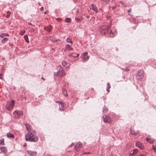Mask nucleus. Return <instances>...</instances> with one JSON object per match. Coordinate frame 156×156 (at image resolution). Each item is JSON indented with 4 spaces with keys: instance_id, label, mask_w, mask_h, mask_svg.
I'll return each instance as SVG.
<instances>
[{
    "instance_id": "44",
    "label": "nucleus",
    "mask_w": 156,
    "mask_h": 156,
    "mask_svg": "<svg viewBox=\"0 0 156 156\" xmlns=\"http://www.w3.org/2000/svg\"><path fill=\"white\" fill-rule=\"evenodd\" d=\"M87 19H89V18H90V16H87Z\"/></svg>"
},
{
    "instance_id": "10",
    "label": "nucleus",
    "mask_w": 156,
    "mask_h": 156,
    "mask_svg": "<svg viewBox=\"0 0 156 156\" xmlns=\"http://www.w3.org/2000/svg\"><path fill=\"white\" fill-rule=\"evenodd\" d=\"M90 9H92L96 13H97L98 12V11L96 5L94 4H92L91 5L90 7Z\"/></svg>"
},
{
    "instance_id": "24",
    "label": "nucleus",
    "mask_w": 156,
    "mask_h": 156,
    "mask_svg": "<svg viewBox=\"0 0 156 156\" xmlns=\"http://www.w3.org/2000/svg\"><path fill=\"white\" fill-rule=\"evenodd\" d=\"M107 87L106 88V90L108 92H109V89L111 87L109 83H107Z\"/></svg>"
},
{
    "instance_id": "15",
    "label": "nucleus",
    "mask_w": 156,
    "mask_h": 156,
    "mask_svg": "<svg viewBox=\"0 0 156 156\" xmlns=\"http://www.w3.org/2000/svg\"><path fill=\"white\" fill-rule=\"evenodd\" d=\"M65 49L69 51H71L73 50V48H72L71 47L69 44H67L66 45V46Z\"/></svg>"
},
{
    "instance_id": "29",
    "label": "nucleus",
    "mask_w": 156,
    "mask_h": 156,
    "mask_svg": "<svg viewBox=\"0 0 156 156\" xmlns=\"http://www.w3.org/2000/svg\"><path fill=\"white\" fill-rule=\"evenodd\" d=\"M8 40V38H4L2 40V42L3 43H5L6 41Z\"/></svg>"
},
{
    "instance_id": "36",
    "label": "nucleus",
    "mask_w": 156,
    "mask_h": 156,
    "mask_svg": "<svg viewBox=\"0 0 156 156\" xmlns=\"http://www.w3.org/2000/svg\"><path fill=\"white\" fill-rule=\"evenodd\" d=\"M4 35V33L1 34V35H0V37L2 38H3L5 36Z\"/></svg>"
},
{
    "instance_id": "28",
    "label": "nucleus",
    "mask_w": 156,
    "mask_h": 156,
    "mask_svg": "<svg viewBox=\"0 0 156 156\" xmlns=\"http://www.w3.org/2000/svg\"><path fill=\"white\" fill-rule=\"evenodd\" d=\"M4 138H2L0 140V144H2L3 145H4Z\"/></svg>"
},
{
    "instance_id": "14",
    "label": "nucleus",
    "mask_w": 156,
    "mask_h": 156,
    "mask_svg": "<svg viewBox=\"0 0 156 156\" xmlns=\"http://www.w3.org/2000/svg\"><path fill=\"white\" fill-rule=\"evenodd\" d=\"M82 146V144L81 143H79L77 144L75 146V149L80 148H81Z\"/></svg>"
},
{
    "instance_id": "21",
    "label": "nucleus",
    "mask_w": 156,
    "mask_h": 156,
    "mask_svg": "<svg viewBox=\"0 0 156 156\" xmlns=\"http://www.w3.org/2000/svg\"><path fill=\"white\" fill-rule=\"evenodd\" d=\"M26 126V128L27 130L29 131H30V130L31 129V127L30 126L29 124H26L25 125Z\"/></svg>"
},
{
    "instance_id": "40",
    "label": "nucleus",
    "mask_w": 156,
    "mask_h": 156,
    "mask_svg": "<svg viewBox=\"0 0 156 156\" xmlns=\"http://www.w3.org/2000/svg\"><path fill=\"white\" fill-rule=\"evenodd\" d=\"M90 152H85L83 153V154H90Z\"/></svg>"
},
{
    "instance_id": "46",
    "label": "nucleus",
    "mask_w": 156,
    "mask_h": 156,
    "mask_svg": "<svg viewBox=\"0 0 156 156\" xmlns=\"http://www.w3.org/2000/svg\"><path fill=\"white\" fill-rule=\"evenodd\" d=\"M26 144H24L23 145V146L24 147H26Z\"/></svg>"
},
{
    "instance_id": "2",
    "label": "nucleus",
    "mask_w": 156,
    "mask_h": 156,
    "mask_svg": "<svg viewBox=\"0 0 156 156\" xmlns=\"http://www.w3.org/2000/svg\"><path fill=\"white\" fill-rule=\"evenodd\" d=\"M110 26L109 25L104 26L101 27V33L104 34H108L111 37H113L115 36L117 34L116 31H114L113 32L112 30H110Z\"/></svg>"
},
{
    "instance_id": "41",
    "label": "nucleus",
    "mask_w": 156,
    "mask_h": 156,
    "mask_svg": "<svg viewBox=\"0 0 156 156\" xmlns=\"http://www.w3.org/2000/svg\"><path fill=\"white\" fill-rule=\"evenodd\" d=\"M2 75V74H0V79H2V76H1Z\"/></svg>"
},
{
    "instance_id": "12",
    "label": "nucleus",
    "mask_w": 156,
    "mask_h": 156,
    "mask_svg": "<svg viewBox=\"0 0 156 156\" xmlns=\"http://www.w3.org/2000/svg\"><path fill=\"white\" fill-rule=\"evenodd\" d=\"M59 109L61 111H62L64 109V103L62 102H60L59 103Z\"/></svg>"
},
{
    "instance_id": "30",
    "label": "nucleus",
    "mask_w": 156,
    "mask_h": 156,
    "mask_svg": "<svg viewBox=\"0 0 156 156\" xmlns=\"http://www.w3.org/2000/svg\"><path fill=\"white\" fill-rule=\"evenodd\" d=\"M66 41L68 43H70L72 44L73 43V41H71V39L68 38L66 39Z\"/></svg>"
},
{
    "instance_id": "31",
    "label": "nucleus",
    "mask_w": 156,
    "mask_h": 156,
    "mask_svg": "<svg viewBox=\"0 0 156 156\" xmlns=\"http://www.w3.org/2000/svg\"><path fill=\"white\" fill-rule=\"evenodd\" d=\"M108 109L106 108H103V113H106V112H107Z\"/></svg>"
},
{
    "instance_id": "5",
    "label": "nucleus",
    "mask_w": 156,
    "mask_h": 156,
    "mask_svg": "<svg viewBox=\"0 0 156 156\" xmlns=\"http://www.w3.org/2000/svg\"><path fill=\"white\" fill-rule=\"evenodd\" d=\"M102 118L103 119L105 123H109L111 122V119L108 116L104 115H103Z\"/></svg>"
},
{
    "instance_id": "37",
    "label": "nucleus",
    "mask_w": 156,
    "mask_h": 156,
    "mask_svg": "<svg viewBox=\"0 0 156 156\" xmlns=\"http://www.w3.org/2000/svg\"><path fill=\"white\" fill-rule=\"evenodd\" d=\"M43 9H44V8H43V6H42L41 8L40 9L42 11L43 10Z\"/></svg>"
},
{
    "instance_id": "3",
    "label": "nucleus",
    "mask_w": 156,
    "mask_h": 156,
    "mask_svg": "<svg viewBox=\"0 0 156 156\" xmlns=\"http://www.w3.org/2000/svg\"><path fill=\"white\" fill-rule=\"evenodd\" d=\"M59 70L57 72L54 73V75L57 76H65L66 73L64 71L63 69L60 66H59Z\"/></svg>"
},
{
    "instance_id": "16",
    "label": "nucleus",
    "mask_w": 156,
    "mask_h": 156,
    "mask_svg": "<svg viewBox=\"0 0 156 156\" xmlns=\"http://www.w3.org/2000/svg\"><path fill=\"white\" fill-rule=\"evenodd\" d=\"M146 139L147 141L148 142L150 143H152L154 141V139L151 138L149 137H147Z\"/></svg>"
},
{
    "instance_id": "39",
    "label": "nucleus",
    "mask_w": 156,
    "mask_h": 156,
    "mask_svg": "<svg viewBox=\"0 0 156 156\" xmlns=\"http://www.w3.org/2000/svg\"><path fill=\"white\" fill-rule=\"evenodd\" d=\"M152 148L153 150H155L156 149V147H155L154 146H152Z\"/></svg>"
},
{
    "instance_id": "13",
    "label": "nucleus",
    "mask_w": 156,
    "mask_h": 156,
    "mask_svg": "<svg viewBox=\"0 0 156 156\" xmlns=\"http://www.w3.org/2000/svg\"><path fill=\"white\" fill-rule=\"evenodd\" d=\"M52 27L51 25L49 26H46L44 27V29L47 30L48 32H50L51 30Z\"/></svg>"
},
{
    "instance_id": "22",
    "label": "nucleus",
    "mask_w": 156,
    "mask_h": 156,
    "mask_svg": "<svg viewBox=\"0 0 156 156\" xmlns=\"http://www.w3.org/2000/svg\"><path fill=\"white\" fill-rule=\"evenodd\" d=\"M24 38L27 43H29V41L28 40V36L27 35H24Z\"/></svg>"
},
{
    "instance_id": "38",
    "label": "nucleus",
    "mask_w": 156,
    "mask_h": 156,
    "mask_svg": "<svg viewBox=\"0 0 156 156\" xmlns=\"http://www.w3.org/2000/svg\"><path fill=\"white\" fill-rule=\"evenodd\" d=\"M4 35L5 36H9V35L8 34H5V33H4Z\"/></svg>"
},
{
    "instance_id": "47",
    "label": "nucleus",
    "mask_w": 156,
    "mask_h": 156,
    "mask_svg": "<svg viewBox=\"0 0 156 156\" xmlns=\"http://www.w3.org/2000/svg\"><path fill=\"white\" fill-rule=\"evenodd\" d=\"M46 13H47V12H44V14H46Z\"/></svg>"
},
{
    "instance_id": "18",
    "label": "nucleus",
    "mask_w": 156,
    "mask_h": 156,
    "mask_svg": "<svg viewBox=\"0 0 156 156\" xmlns=\"http://www.w3.org/2000/svg\"><path fill=\"white\" fill-rule=\"evenodd\" d=\"M7 136L8 138H14V135L11 133H8L7 134Z\"/></svg>"
},
{
    "instance_id": "7",
    "label": "nucleus",
    "mask_w": 156,
    "mask_h": 156,
    "mask_svg": "<svg viewBox=\"0 0 156 156\" xmlns=\"http://www.w3.org/2000/svg\"><path fill=\"white\" fill-rule=\"evenodd\" d=\"M87 54L88 52H86L83 53V59L82 61L83 62H84L85 61H86L89 59V56L87 55Z\"/></svg>"
},
{
    "instance_id": "34",
    "label": "nucleus",
    "mask_w": 156,
    "mask_h": 156,
    "mask_svg": "<svg viewBox=\"0 0 156 156\" xmlns=\"http://www.w3.org/2000/svg\"><path fill=\"white\" fill-rule=\"evenodd\" d=\"M75 20L77 22H81L80 19L78 18H76Z\"/></svg>"
},
{
    "instance_id": "11",
    "label": "nucleus",
    "mask_w": 156,
    "mask_h": 156,
    "mask_svg": "<svg viewBox=\"0 0 156 156\" xmlns=\"http://www.w3.org/2000/svg\"><path fill=\"white\" fill-rule=\"evenodd\" d=\"M138 152V150L137 149H134L133 151H132L129 154V156H133V155L136 154Z\"/></svg>"
},
{
    "instance_id": "6",
    "label": "nucleus",
    "mask_w": 156,
    "mask_h": 156,
    "mask_svg": "<svg viewBox=\"0 0 156 156\" xmlns=\"http://www.w3.org/2000/svg\"><path fill=\"white\" fill-rule=\"evenodd\" d=\"M144 71L142 70H140L137 73V77L139 79H142L144 76Z\"/></svg>"
},
{
    "instance_id": "25",
    "label": "nucleus",
    "mask_w": 156,
    "mask_h": 156,
    "mask_svg": "<svg viewBox=\"0 0 156 156\" xmlns=\"http://www.w3.org/2000/svg\"><path fill=\"white\" fill-rule=\"evenodd\" d=\"M7 14L6 16V17L8 18L9 17L10 15L11 14V12L9 11H8L6 12Z\"/></svg>"
},
{
    "instance_id": "8",
    "label": "nucleus",
    "mask_w": 156,
    "mask_h": 156,
    "mask_svg": "<svg viewBox=\"0 0 156 156\" xmlns=\"http://www.w3.org/2000/svg\"><path fill=\"white\" fill-rule=\"evenodd\" d=\"M136 146L141 150H143L144 148V146L143 144L140 142H136L135 144Z\"/></svg>"
},
{
    "instance_id": "1",
    "label": "nucleus",
    "mask_w": 156,
    "mask_h": 156,
    "mask_svg": "<svg viewBox=\"0 0 156 156\" xmlns=\"http://www.w3.org/2000/svg\"><path fill=\"white\" fill-rule=\"evenodd\" d=\"M35 130L31 129L25 135L26 140L30 142H36L37 141L38 138L35 136Z\"/></svg>"
},
{
    "instance_id": "27",
    "label": "nucleus",
    "mask_w": 156,
    "mask_h": 156,
    "mask_svg": "<svg viewBox=\"0 0 156 156\" xmlns=\"http://www.w3.org/2000/svg\"><path fill=\"white\" fill-rule=\"evenodd\" d=\"M65 21L66 22L69 23L71 21V19L69 18H66L65 19Z\"/></svg>"
},
{
    "instance_id": "4",
    "label": "nucleus",
    "mask_w": 156,
    "mask_h": 156,
    "mask_svg": "<svg viewBox=\"0 0 156 156\" xmlns=\"http://www.w3.org/2000/svg\"><path fill=\"white\" fill-rule=\"evenodd\" d=\"M15 101L12 100L11 101H8L6 105V108L9 111H11L13 109Z\"/></svg>"
},
{
    "instance_id": "33",
    "label": "nucleus",
    "mask_w": 156,
    "mask_h": 156,
    "mask_svg": "<svg viewBox=\"0 0 156 156\" xmlns=\"http://www.w3.org/2000/svg\"><path fill=\"white\" fill-rule=\"evenodd\" d=\"M25 33V31L24 30L20 31V34L21 35H23Z\"/></svg>"
},
{
    "instance_id": "43",
    "label": "nucleus",
    "mask_w": 156,
    "mask_h": 156,
    "mask_svg": "<svg viewBox=\"0 0 156 156\" xmlns=\"http://www.w3.org/2000/svg\"><path fill=\"white\" fill-rule=\"evenodd\" d=\"M28 24L29 25H31L32 26H34V25H32L31 23H29Z\"/></svg>"
},
{
    "instance_id": "19",
    "label": "nucleus",
    "mask_w": 156,
    "mask_h": 156,
    "mask_svg": "<svg viewBox=\"0 0 156 156\" xmlns=\"http://www.w3.org/2000/svg\"><path fill=\"white\" fill-rule=\"evenodd\" d=\"M62 64L64 66L66 67H68L69 66L68 64L65 61H62Z\"/></svg>"
},
{
    "instance_id": "42",
    "label": "nucleus",
    "mask_w": 156,
    "mask_h": 156,
    "mask_svg": "<svg viewBox=\"0 0 156 156\" xmlns=\"http://www.w3.org/2000/svg\"><path fill=\"white\" fill-rule=\"evenodd\" d=\"M131 9H130L128 10V12H130L131 11Z\"/></svg>"
},
{
    "instance_id": "23",
    "label": "nucleus",
    "mask_w": 156,
    "mask_h": 156,
    "mask_svg": "<svg viewBox=\"0 0 156 156\" xmlns=\"http://www.w3.org/2000/svg\"><path fill=\"white\" fill-rule=\"evenodd\" d=\"M0 150L4 153L5 152L6 150V148L5 147H1L0 148Z\"/></svg>"
},
{
    "instance_id": "49",
    "label": "nucleus",
    "mask_w": 156,
    "mask_h": 156,
    "mask_svg": "<svg viewBox=\"0 0 156 156\" xmlns=\"http://www.w3.org/2000/svg\"><path fill=\"white\" fill-rule=\"evenodd\" d=\"M42 78V79L43 80H44V78H43V77H42V78Z\"/></svg>"
},
{
    "instance_id": "9",
    "label": "nucleus",
    "mask_w": 156,
    "mask_h": 156,
    "mask_svg": "<svg viewBox=\"0 0 156 156\" xmlns=\"http://www.w3.org/2000/svg\"><path fill=\"white\" fill-rule=\"evenodd\" d=\"M27 152L29 155L31 156H36L37 154L36 152L31 151H27Z\"/></svg>"
},
{
    "instance_id": "17",
    "label": "nucleus",
    "mask_w": 156,
    "mask_h": 156,
    "mask_svg": "<svg viewBox=\"0 0 156 156\" xmlns=\"http://www.w3.org/2000/svg\"><path fill=\"white\" fill-rule=\"evenodd\" d=\"M14 113L17 114L19 116H21L23 115L22 112L20 111H16L14 112L13 114Z\"/></svg>"
},
{
    "instance_id": "32",
    "label": "nucleus",
    "mask_w": 156,
    "mask_h": 156,
    "mask_svg": "<svg viewBox=\"0 0 156 156\" xmlns=\"http://www.w3.org/2000/svg\"><path fill=\"white\" fill-rule=\"evenodd\" d=\"M130 133L132 135L136 134V132H135L134 130L133 131L131 129L130 130Z\"/></svg>"
},
{
    "instance_id": "35",
    "label": "nucleus",
    "mask_w": 156,
    "mask_h": 156,
    "mask_svg": "<svg viewBox=\"0 0 156 156\" xmlns=\"http://www.w3.org/2000/svg\"><path fill=\"white\" fill-rule=\"evenodd\" d=\"M51 40L53 42H56L58 41V40L57 39H51Z\"/></svg>"
},
{
    "instance_id": "26",
    "label": "nucleus",
    "mask_w": 156,
    "mask_h": 156,
    "mask_svg": "<svg viewBox=\"0 0 156 156\" xmlns=\"http://www.w3.org/2000/svg\"><path fill=\"white\" fill-rule=\"evenodd\" d=\"M110 0H102L103 3L104 4H106L109 2Z\"/></svg>"
},
{
    "instance_id": "20",
    "label": "nucleus",
    "mask_w": 156,
    "mask_h": 156,
    "mask_svg": "<svg viewBox=\"0 0 156 156\" xmlns=\"http://www.w3.org/2000/svg\"><path fill=\"white\" fill-rule=\"evenodd\" d=\"M74 54H75V53H72L71 54H69L68 55V56L69 57H72L74 58H76L77 57H78L79 55V54H77L76 55V56H74Z\"/></svg>"
},
{
    "instance_id": "45",
    "label": "nucleus",
    "mask_w": 156,
    "mask_h": 156,
    "mask_svg": "<svg viewBox=\"0 0 156 156\" xmlns=\"http://www.w3.org/2000/svg\"><path fill=\"white\" fill-rule=\"evenodd\" d=\"M119 3H121V4H123V2H122V1H120V2H119Z\"/></svg>"
},
{
    "instance_id": "48",
    "label": "nucleus",
    "mask_w": 156,
    "mask_h": 156,
    "mask_svg": "<svg viewBox=\"0 0 156 156\" xmlns=\"http://www.w3.org/2000/svg\"><path fill=\"white\" fill-rule=\"evenodd\" d=\"M76 55H77V54H76L75 53V54H74V56H76Z\"/></svg>"
}]
</instances>
